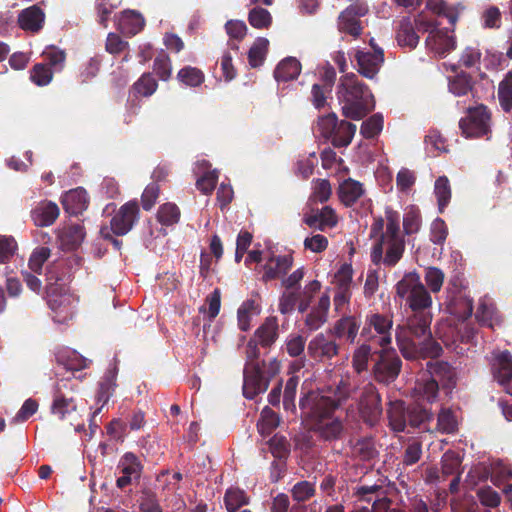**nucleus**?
Segmentation results:
<instances>
[{
	"label": "nucleus",
	"mask_w": 512,
	"mask_h": 512,
	"mask_svg": "<svg viewBox=\"0 0 512 512\" xmlns=\"http://www.w3.org/2000/svg\"><path fill=\"white\" fill-rule=\"evenodd\" d=\"M350 391V385L341 380L333 396L310 391L300 398L301 414L319 440L331 443L343 438L344 423L334 413L349 398Z\"/></svg>",
	"instance_id": "nucleus-1"
},
{
	"label": "nucleus",
	"mask_w": 512,
	"mask_h": 512,
	"mask_svg": "<svg viewBox=\"0 0 512 512\" xmlns=\"http://www.w3.org/2000/svg\"><path fill=\"white\" fill-rule=\"evenodd\" d=\"M431 312H412L402 331L396 333V341L402 356L407 360L437 358L443 349L431 331Z\"/></svg>",
	"instance_id": "nucleus-2"
},
{
	"label": "nucleus",
	"mask_w": 512,
	"mask_h": 512,
	"mask_svg": "<svg viewBox=\"0 0 512 512\" xmlns=\"http://www.w3.org/2000/svg\"><path fill=\"white\" fill-rule=\"evenodd\" d=\"M386 229L379 236L371 251V261L375 265L394 267L405 252V239L400 231V215L391 208L385 210Z\"/></svg>",
	"instance_id": "nucleus-3"
},
{
	"label": "nucleus",
	"mask_w": 512,
	"mask_h": 512,
	"mask_svg": "<svg viewBox=\"0 0 512 512\" xmlns=\"http://www.w3.org/2000/svg\"><path fill=\"white\" fill-rule=\"evenodd\" d=\"M337 96L342 104V114L353 120L364 118L375 106L369 87L354 73L340 78Z\"/></svg>",
	"instance_id": "nucleus-4"
},
{
	"label": "nucleus",
	"mask_w": 512,
	"mask_h": 512,
	"mask_svg": "<svg viewBox=\"0 0 512 512\" xmlns=\"http://www.w3.org/2000/svg\"><path fill=\"white\" fill-rule=\"evenodd\" d=\"M280 364L276 359L268 362H246L243 370V395L247 399H254L264 393L272 378L278 374Z\"/></svg>",
	"instance_id": "nucleus-5"
},
{
	"label": "nucleus",
	"mask_w": 512,
	"mask_h": 512,
	"mask_svg": "<svg viewBox=\"0 0 512 512\" xmlns=\"http://www.w3.org/2000/svg\"><path fill=\"white\" fill-rule=\"evenodd\" d=\"M459 128L466 138H480L491 133V112L484 104L467 109L459 121Z\"/></svg>",
	"instance_id": "nucleus-6"
},
{
	"label": "nucleus",
	"mask_w": 512,
	"mask_h": 512,
	"mask_svg": "<svg viewBox=\"0 0 512 512\" xmlns=\"http://www.w3.org/2000/svg\"><path fill=\"white\" fill-rule=\"evenodd\" d=\"M393 319L391 315L370 313L365 317V323L360 336L365 341H374L385 347L392 341Z\"/></svg>",
	"instance_id": "nucleus-7"
},
{
	"label": "nucleus",
	"mask_w": 512,
	"mask_h": 512,
	"mask_svg": "<svg viewBox=\"0 0 512 512\" xmlns=\"http://www.w3.org/2000/svg\"><path fill=\"white\" fill-rule=\"evenodd\" d=\"M340 349V344L327 330L312 337L307 345V355L315 362L325 363L338 356Z\"/></svg>",
	"instance_id": "nucleus-8"
},
{
	"label": "nucleus",
	"mask_w": 512,
	"mask_h": 512,
	"mask_svg": "<svg viewBox=\"0 0 512 512\" xmlns=\"http://www.w3.org/2000/svg\"><path fill=\"white\" fill-rule=\"evenodd\" d=\"M401 368L402 360L395 350H381L372 371L378 383L389 385L397 379Z\"/></svg>",
	"instance_id": "nucleus-9"
},
{
	"label": "nucleus",
	"mask_w": 512,
	"mask_h": 512,
	"mask_svg": "<svg viewBox=\"0 0 512 512\" xmlns=\"http://www.w3.org/2000/svg\"><path fill=\"white\" fill-rule=\"evenodd\" d=\"M359 414L363 422L370 427L375 426L382 415V401L377 388L369 383L361 393L359 404Z\"/></svg>",
	"instance_id": "nucleus-10"
},
{
	"label": "nucleus",
	"mask_w": 512,
	"mask_h": 512,
	"mask_svg": "<svg viewBox=\"0 0 512 512\" xmlns=\"http://www.w3.org/2000/svg\"><path fill=\"white\" fill-rule=\"evenodd\" d=\"M139 211L137 201L125 203L112 217L109 229L116 236L126 235L138 221Z\"/></svg>",
	"instance_id": "nucleus-11"
},
{
	"label": "nucleus",
	"mask_w": 512,
	"mask_h": 512,
	"mask_svg": "<svg viewBox=\"0 0 512 512\" xmlns=\"http://www.w3.org/2000/svg\"><path fill=\"white\" fill-rule=\"evenodd\" d=\"M353 58L359 74L365 78L374 79L384 63V52L382 48H377L372 52L357 49Z\"/></svg>",
	"instance_id": "nucleus-12"
},
{
	"label": "nucleus",
	"mask_w": 512,
	"mask_h": 512,
	"mask_svg": "<svg viewBox=\"0 0 512 512\" xmlns=\"http://www.w3.org/2000/svg\"><path fill=\"white\" fill-rule=\"evenodd\" d=\"M493 378L504 388L507 394L512 395V354L508 350L494 354L491 362Z\"/></svg>",
	"instance_id": "nucleus-13"
},
{
	"label": "nucleus",
	"mask_w": 512,
	"mask_h": 512,
	"mask_svg": "<svg viewBox=\"0 0 512 512\" xmlns=\"http://www.w3.org/2000/svg\"><path fill=\"white\" fill-rule=\"evenodd\" d=\"M44 298L53 312L65 314V317L70 314L71 296L66 293L63 285L57 283V280L47 283Z\"/></svg>",
	"instance_id": "nucleus-14"
},
{
	"label": "nucleus",
	"mask_w": 512,
	"mask_h": 512,
	"mask_svg": "<svg viewBox=\"0 0 512 512\" xmlns=\"http://www.w3.org/2000/svg\"><path fill=\"white\" fill-rule=\"evenodd\" d=\"M353 496L358 501L373 503V507L379 505L388 508L391 501L387 498V491L382 484H359L353 489Z\"/></svg>",
	"instance_id": "nucleus-15"
},
{
	"label": "nucleus",
	"mask_w": 512,
	"mask_h": 512,
	"mask_svg": "<svg viewBox=\"0 0 512 512\" xmlns=\"http://www.w3.org/2000/svg\"><path fill=\"white\" fill-rule=\"evenodd\" d=\"M427 371L430 378L438 382L439 386L447 393L451 392L456 385V372L454 368L445 361H428Z\"/></svg>",
	"instance_id": "nucleus-16"
},
{
	"label": "nucleus",
	"mask_w": 512,
	"mask_h": 512,
	"mask_svg": "<svg viewBox=\"0 0 512 512\" xmlns=\"http://www.w3.org/2000/svg\"><path fill=\"white\" fill-rule=\"evenodd\" d=\"M303 222L313 229L325 231L327 228H334L338 223L335 210L330 206H324L322 209L312 210L305 214Z\"/></svg>",
	"instance_id": "nucleus-17"
},
{
	"label": "nucleus",
	"mask_w": 512,
	"mask_h": 512,
	"mask_svg": "<svg viewBox=\"0 0 512 512\" xmlns=\"http://www.w3.org/2000/svg\"><path fill=\"white\" fill-rule=\"evenodd\" d=\"M360 328V321L356 316H342L338 319L332 328L328 329L333 337L337 339H345L348 343L353 344L357 338Z\"/></svg>",
	"instance_id": "nucleus-18"
},
{
	"label": "nucleus",
	"mask_w": 512,
	"mask_h": 512,
	"mask_svg": "<svg viewBox=\"0 0 512 512\" xmlns=\"http://www.w3.org/2000/svg\"><path fill=\"white\" fill-rule=\"evenodd\" d=\"M426 46L429 50L443 57L456 47V41L447 29L432 30L426 38Z\"/></svg>",
	"instance_id": "nucleus-19"
},
{
	"label": "nucleus",
	"mask_w": 512,
	"mask_h": 512,
	"mask_svg": "<svg viewBox=\"0 0 512 512\" xmlns=\"http://www.w3.org/2000/svg\"><path fill=\"white\" fill-rule=\"evenodd\" d=\"M330 308V297L323 294L311 311L304 319V325L309 332H314L320 329L328 320V313Z\"/></svg>",
	"instance_id": "nucleus-20"
},
{
	"label": "nucleus",
	"mask_w": 512,
	"mask_h": 512,
	"mask_svg": "<svg viewBox=\"0 0 512 512\" xmlns=\"http://www.w3.org/2000/svg\"><path fill=\"white\" fill-rule=\"evenodd\" d=\"M60 210L52 201L39 202L30 212L31 219L37 227L51 226L59 217Z\"/></svg>",
	"instance_id": "nucleus-21"
},
{
	"label": "nucleus",
	"mask_w": 512,
	"mask_h": 512,
	"mask_svg": "<svg viewBox=\"0 0 512 512\" xmlns=\"http://www.w3.org/2000/svg\"><path fill=\"white\" fill-rule=\"evenodd\" d=\"M279 337V324L276 316L267 317L255 330L253 339L263 348H270Z\"/></svg>",
	"instance_id": "nucleus-22"
},
{
	"label": "nucleus",
	"mask_w": 512,
	"mask_h": 512,
	"mask_svg": "<svg viewBox=\"0 0 512 512\" xmlns=\"http://www.w3.org/2000/svg\"><path fill=\"white\" fill-rule=\"evenodd\" d=\"M44 20L45 14L37 5L22 10L18 16L19 27L34 33L42 29Z\"/></svg>",
	"instance_id": "nucleus-23"
},
{
	"label": "nucleus",
	"mask_w": 512,
	"mask_h": 512,
	"mask_svg": "<svg viewBox=\"0 0 512 512\" xmlns=\"http://www.w3.org/2000/svg\"><path fill=\"white\" fill-rule=\"evenodd\" d=\"M293 258L291 255L271 257L264 265L263 280L265 282L284 276L292 267Z\"/></svg>",
	"instance_id": "nucleus-24"
},
{
	"label": "nucleus",
	"mask_w": 512,
	"mask_h": 512,
	"mask_svg": "<svg viewBox=\"0 0 512 512\" xmlns=\"http://www.w3.org/2000/svg\"><path fill=\"white\" fill-rule=\"evenodd\" d=\"M89 204L87 192L83 188L68 191L62 197V205L65 211L71 215L81 214Z\"/></svg>",
	"instance_id": "nucleus-25"
},
{
	"label": "nucleus",
	"mask_w": 512,
	"mask_h": 512,
	"mask_svg": "<svg viewBox=\"0 0 512 512\" xmlns=\"http://www.w3.org/2000/svg\"><path fill=\"white\" fill-rule=\"evenodd\" d=\"M451 70L456 73L452 77H448L449 92L455 96L461 97L467 95L473 90L474 81L471 74L466 71H459L456 65L451 66Z\"/></svg>",
	"instance_id": "nucleus-26"
},
{
	"label": "nucleus",
	"mask_w": 512,
	"mask_h": 512,
	"mask_svg": "<svg viewBox=\"0 0 512 512\" xmlns=\"http://www.w3.org/2000/svg\"><path fill=\"white\" fill-rule=\"evenodd\" d=\"M363 194V184L352 178L344 180L338 188L339 199L346 207L353 206Z\"/></svg>",
	"instance_id": "nucleus-27"
},
{
	"label": "nucleus",
	"mask_w": 512,
	"mask_h": 512,
	"mask_svg": "<svg viewBox=\"0 0 512 512\" xmlns=\"http://www.w3.org/2000/svg\"><path fill=\"white\" fill-rule=\"evenodd\" d=\"M390 427L395 432H403L407 427L408 406L401 400L389 403L387 410Z\"/></svg>",
	"instance_id": "nucleus-28"
},
{
	"label": "nucleus",
	"mask_w": 512,
	"mask_h": 512,
	"mask_svg": "<svg viewBox=\"0 0 512 512\" xmlns=\"http://www.w3.org/2000/svg\"><path fill=\"white\" fill-rule=\"evenodd\" d=\"M419 36L411 19L404 17L399 21L396 40L401 47L414 49L419 43Z\"/></svg>",
	"instance_id": "nucleus-29"
},
{
	"label": "nucleus",
	"mask_w": 512,
	"mask_h": 512,
	"mask_svg": "<svg viewBox=\"0 0 512 512\" xmlns=\"http://www.w3.org/2000/svg\"><path fill=\"white\" fill-rule=\"evenodd\" d=\"M145 26L143 16L134 10H126L121 13L119 18V28L123 34L134 36Z\"/></svg>",
	"instance_id": "nucleus-30"
},
{
	"label": "nucleus",
	"mask_w": 512,
	"mask_h": 512,
	"mask_svg": "<svg viewBox=\"0 0 512 512\" xmlns=\"http://www.w3.org/2000/svg\"><path fill=\"white\" fill-rule=\"evenodd\" d=\"M406 304L412 312H431L432 297L422 282L408 295Z\"/></svg>",
	"instance_id": "nucleus-31"
},
{
	"label": "nucleus",
	"mask_w": 512,
	"mask_h": 512,
	"mask_svg": "<svg viewBox=\"0 0 512 512\" xmlns=\"http://www.w3.org/2000/svg\"><path fill=\"white\" fill-rule=\"evenodd\" d=\"M301 72V64L295 57L283 59L274 70V77L278 82H288L296 79Z\"/></svg>",
	"instance_id": "nucleus-32"
},
{
	"label": "nucleus",
	"mask_w": 512,
	"mask_h": 512,
	"mask_svg": "<svg viewBox=\"0 0 512 512\" xmlns=\"http://www.w3.org/2000/svg\"><path fill=\"white\" fill-rule=\"evenodd\" d=\"M84 227L80 224H72L64 227L59 235L62 245L68 250H74L84 240Z\"/></svg>",
	"instance_id": "nucleus-33"
},
{
	"label": "nucleus",
	"mask_w": 512,
	"mask_h": 512,
	"mask_svg": "<svg viewBox=\"0 0 512 512\" xmlns=\"http://www.w3.org/2000/svg\"><path fill=\"white\" fill-rule=\"evenodd\" d=\"M431 420H433V413L429 409L420 404H411L408 406L407 426L426 430V424Z\"/></svg>",
	"instance_id": "nucleus-34"
},
{
	"label": "nucleus",
	"mask_w": 512,
	"mask_h": 512,
	"mask_svg": "<svg viewBox=\"0 0 512 512\" xmlns=\"http://www.w3.org/2000/svg\"><path fill=\"white\" fill-rule=\"evenodd\" d=\"M56 362L69 371L86 368V359L74 350H61L56 354Z\"/></svg>",
	"instance_id": "nucleus-35"
},
{
	"label": "nucleus",
	"mask_w": 512,
	"mask_h": 512,
	"mask_svg": "<svg viewBox=\"0 0 512 512\" xmlns=\"http://www.w3.org/2000/svg\"><path fill=\"white\" fill-rule=\"evenodd\" d=\"M356 132V125L342 120L339 122L338 127L335 129V133L329 138L334 147H346L348 146Z\"/></svg>",
	"instance_id": "nucleus-36"
},
{
	"label": "nucleus",
	"mask_w": 512,
	"mask_h": 512,
	"mask_svg": "<svg viewBox=\"0 0 512 512\" xmlns=\"http://www.w3.org/2000/svg\"><path fill=\"white\" fill-rule=\"evenodd\" d=\"M77 405L73 398L65 397L61 392H56L51 406V413L59 419L64 420L68 415L75 412Z\"/></svg>",
	"instance_id": "nucleus-37"
},
{
	"label": "nucleus",
	"mask_w": 512,
	"mask_h": 512,
	"mask_svg": "<svg viewBox=\"0 0 512 512\" xmlns=\"http://www.w3.org/2000/svg\"><path fill=\"white\" fill-rule=\"evenodd\" d=\"M118 467L121 469L122 474L130 476L135 481H138L141 477L143 466L134 453H125L121 457Z\"/></svg>",
	"instance_id": "nucleus-38"
},
{
	"label": "nucleus",
	"mask_w": 512,
	"mask_h": 512,
	"mask_svg": "<svg viewBox=\"0 0 512 512\" xmlns=\"http://www.w3.org/2000/svg\"><path fill=\"white\" fill-rule=\"evenodd\" d=\"M434 193L437 198L439 212L443 213L451 200V186L446 176H440L436 179Z\"/></svg>",
	"instance_id": "nucleus-39"
},
{
	"label": "nucleus",
	"mask_w": 512,
	"mask_h": 512,
	"mask_svg": "<svg viewBox=\"0 0 512 512\" xmlns=\"http://www.w3.org/2000/svg\"><path fill=\"white\" fill-rule=\"evenodd\" d=\"M426 8L437 16L446 17L451 26H454L458 20V11L448 6L443 0H427Z\"/></svg>",
	"instance_id": "nucleus-40"
},
{
	"label": "nucleus",
	"mask_w": 512,
	"mask_h": 512,
	"mask_svg": "<svg viewBox=\"0 0 512 512\" xmlns=\"http://www.w3.org/2000/svg\"><path fill=\"white\" fill-rule=\"evenodd\" d=\"M249 503V497L239 488H229L224 495V504L228 512H236Z\"/></svg>",
	"instance_id": "nucleus-41"
},
{
	"label": "nucleus",
	"mask_w": 512,
	"mask_h": 512,
	"mask_svg": "<svg viewBox=\"0 0 512 512\" xmlns=\"http://www.w3.org/2000/svg\"><path fill=\"white\" fill-rule=\"evenodd\" d=\"M353 454L362 461H369L378 455L374 441L371 437L358 439L353 445Z\"/></svg>",
	"instance_id": "nucleus-42"
},
{
	"label": "nucleus",
	"mask_w": 512,
	"mask_h": 512,
	"mask_svg": "<svg viewBox=\"0 0 512 512\" xmlns=\"http://www.w3.org/2000/svg\"><path fill=\"white\" fill-rule=\"evenodd\" d=\"M177 79L186 86L198 87L204 82L205 75L199 68L185 66L178 71Z\"/></svg>",
	"instance_id": "nucleus-43"
},
{
	"label": "nucleus",
	"mask_w": 512,
	"mask_h": 512,
	"mask_svg": "<svg viewBox=\"0 0 512 512\" xmlns=\"http://www.w3.org/2000/svg\"><path fill=\"white\" fill-rule=\"evenodd\" d=\"M498 100L505 112L508 113L512 110V70L499 83Z\"/></svg>",
	"instance_id": "nucleus-44"
},
{
	"label": "nucleus",
	"mask_w": 512,
	"mask_h": 512,
	"mask_svg": "<svg viewBox=\"0 0 512 512\" xmlns=\"http://www.w3.org/2000/svg\"><path fill=\"white\" fill-rule=\"evenodd\" d=\"M420 283V276L416 272L405 274L395 286L397 296L407 300L408 295H411Z\"/></svg>",
	"instance_id": "nucleus-45"
},
{
	"label": "nucleus",
	"mask_w": 512,
	"mask_h": 512,
	"mask_svg": "<svg viewBox=\"0 0 512 512\" xmlns=\"http://www.w3.org/2000/svg\"><path fill=\"white\" fill-rule=\"evenodd\" d=\"M42 57L47 62L50 68H54L55 71H61L64 68L66 53L64 50L59 49L56 46H48L42 52Z\"/></svg>",
	"instance_id": "nucleus-46"
},
{
	"label": "nucleus",
	"mask_w": 512,
	"mask_h": 512,
	"mask_svg": "<svg viewBox=\"0 0 512 512\" xmlns=\"http://www.w3.org/2000/svg\"><path fill=\"white\" fill-rule=\"evenodd\" d=\"M299 384L298 376H291L285 383L284 391H283V407L286 411L295 412L296 411V394L297 387Z\"/></svg>",
	"instance_id": "nucleus-47"
},
{
	"label": "nucleus",
	"mask_w": 512,
	"mask_h": 512,
	"mask_svg": "<svg viewBox=\"0 0 512 512\" xmlns=\"http://www.w3.org/2000/svg\"><path fill=\"white\" fill-rule=\"evenodd\" d=\"M482 53L477 46H466L461 52L459 65L467 69L476 68L480 70Z\"/></svg>",
	"instance_id": "nucleus-48"
},
{
	"label": "nucleus",
	"mask_w": 512,
	"mask_h": 512,
	"mask_svg": "<svg viewBox=\"0 0 512 512\" xmlns=\"http://www.w3.org/2000/svg\"><path fill=\"white\" fill-rule=\"evenodd\" d=\"M180 219V210L176 204L165 203L161 205L157 212V220L165 226L176 224Z\"/></svg>",
	"instance_id": "nucleus-49"
},
{
	"label": "nucleus",
	"mask_w": 512,
	"mask_h": 512,
	"mask_svg": "<svg viewBox=\"0 0 512 512\" xmlns=\"http://www.w3.org/2000/svg\"><path fill=\"white\" fill-rule=\"evenodd\" d=\"M270 452L276 459H287L290 455V443L283 435L275 434L268 441Z\"/></svg>",
	"instance_id": "nucleus-50"
},
{
	"label": "nucleus",
	"mask_w": 512,
	"mask_h": 512,
	"mask_svg": "<svg viewBox=\"0 0 512 512\" xmlns=\"http://www.w3.org/2000/svg\"><path fill=\"white\" fill-rule=\"evenodd\" d=\"M269 46L266 38H258L248 52V61L252 67H258L265 59Z\"/></svg>",
	"instance_id": "nucleus-51"
},
{
	"label": "nucleus",
	"mask_w": 512,
	"mask_h": 512,
	"mask_svg": "<svg viewBox=\"0 0 512 512\" xmlns=\"http://www.w3.org/2000/svg\"><path fill=\"white\" fill-rule=\"evenodd\" d=\"M30 79L37 86H46L53 79V71L47 64L37 63L30 70Z\"/></svg>",
	"instance_id": "nucleus-52"
},
{
	"label": "nucleus",
	"mask_w": 512,
	"mask_h": 512,
	"mask_svg": "<svg viewBox=\"0 0 512 512\" xmlns=\"http://www.w3.org/2000/svg\"><path fill=\"white\" fill-rule=\"evenodd\" d=\"M383 128V117L377 113L370 116L368 119L363 121L360 133L366 139H372L376 137Z\"/></svg>",
	"instance_id": "nucleus-53"
},
{
	"label": "nucleus",
	"mask_w": 512,
	"mask_h": 512,
	"mask_svg": "<svg viewBox=\"0 0 512 512\" xmlns=\"http://www.w3.org/2000/svg\"><path fill=\"white\" fill-rule=\"evenodd\" d=\"M158 83L151 73H144L134 84L135 93L149 97L157 90Z\"/></svg>",
	"instance_id": "nucleus-54"
},
{
	"label": "nucleus",
	"mask_w": 512,
	"mask_h": 512,
	"mask_svg": "<svg viewBox=\"0 0 512 512\" xmlns=\"http://www.w3.org/2000/svg\"><path fill=\"white\" fill-rule=\"evenodd\" d=\"M315 493V484L307 480L297 482L291 489L292 498L298 503L309 500Z\"/></svg>",
	"instance_id": "nucleus-55"
},
{
	"label": "nucleus",
	"mask_w": 512,
	"mask_h": 512,
	"mask_svg": "<svg viewBox=\"0 0 512 512\" xmlns=\"http://www.w3.org/2000/svg\"><path fill=\"white\" fill-rule=\"evenodd\" d=\"M250 25L257 29L268 28L272 23V16L267 9L255 7L248 14Z\"/></svg>",
	"instance_id": "nucleus-56"
},
{
	"label": "nucleus",
	"mask_w": 512,
	"mask_h": 512,
	"mask_svg": "<svg viewBox=\"0 0 512 512\" xmlns=\"http://www.w3.org/2000/svg\"><path fill=\"white\" fill-rule=\"evenodd\" d=\"M338 30L341 33L351 35L354 38H358L363 30L359 19L351 16L343 17V12L338 17Z\"/></svg>",
	"instance_id": "nucleus-57"
},
{
	"label": "nucleus",
	"mask_w": 512,
	"mask_h": 512,
	"mask_svg": "<svg viewBox=\"0 0 512 512\" xmlns=\"http://www.w3.org/2000/svg\"><path fill=\"white\" fill-rule=\"evenodd\" d=\"M422 457V443L418 440H411L405 446L402 454V464L411 466L416 464Z\"/></svg>",
	"instance_id": "nucleus-58"
},
{
	"label": "nucleus",
	"mask_w": 512,
	"mask_h": 512,
	"mask_svg": "<svg viewBox=\"0 0 512 512\" xmlns=\"http://www.w3.org/2000/svg\"><path fill=\"white\" fill-rule=\"evenodd\" d=\"M444 278L443 271L437 267L431 266L425 269L424 279L426 285L433 293H438L441 290Z\"/></svg>",
	"instance_id": "nucleus-59"
},
{
	"label": "nucleus",
	"mask_w": 512,
	"mask_h": 512,
	"mask_svg": "<svg viewBox=\"0 0 512 512\" xmlns=\"http://www.w3.org/2000/svg\"><path fill=\"white\" fill-rule=\"evenodd\" d=\"M332 194V188L329 180L327 179H315L313 180V192L311 199L315 202L325 203L327 202Z\"/></svg>",
	"instance_id": "nucleus-60"
},
{
	"label": "nucleus",
	"mask_w": 512,
	"mask_h": 512,
	"mask_svg": "<svg viewBox=\"0 0 512 512\" xmlns=\"http://www.w3.org/2000/svg\"><path fill=\"white\" fill-rule=\"evenodd\" d=\"M51 251L48 247H39L36 248L28 261L29 269L34 272L40 274L43 268L44 263L50 257Z\"/></svg>",
	"instance_id": "nucleus-61"
},
{
	"label": "nucleus",
	"mask_w": 512,
	"mask_h": 512,
	"mask_svg": "<svg viewBox=\"0 0 512 512\" xmlns=\"http://www.w3.org/2000/svg\"><path fill=\"white\" fill-rule=\"evenodd\" d=\"M439 388L438 382H435V380H432L430 377L421 380L417 384L419 394L429 403H433L437 399Z\"/></svg>",
	"instance_id": "nucleus-62"
},
{
	"label": "nucleus",
	"mask_w": 512,
	"mask_h": 512,
	"mask_svg": "<svg viewBox=\"0 0 512 512\" xmlns=\"http://www.w3.org/2000/svg\"><path fill=\"white\" fill-rule=\"evenodd\" d=\"M437 428L442 433L451 434L457 430V421L449 409H441L437 417Z\"/></svg>",
	"instance_id": "nucleus-63"
},
{
	"label": "nucleus",
	"mask_w": 512,
	"mask_h": 512,
	"mask_svg": "<svg viewBox=\"0 0 512 512\" xmlns=\"http://www.w3.org/2000/svg\"><path fill=\"white\" fill-rule=\"evenodd\" d=\"M372 353V347L369 344L363 343L360 345L353 354V367L357 372H362L367 369L368 360Z\"/></svg>",
	"instance_id": "nucleus-64"
}]
</instances>
